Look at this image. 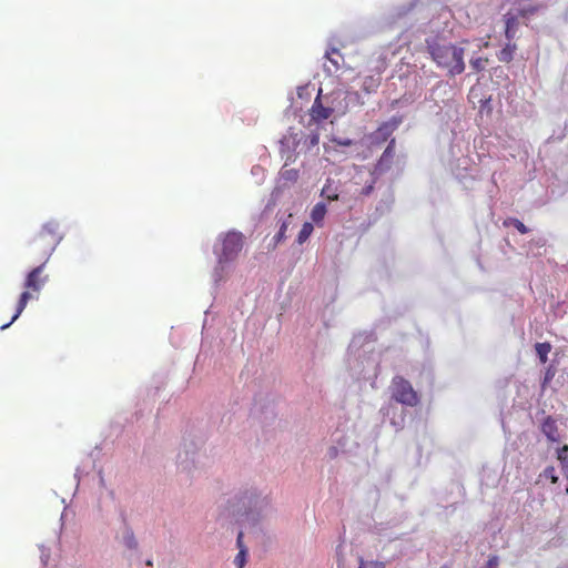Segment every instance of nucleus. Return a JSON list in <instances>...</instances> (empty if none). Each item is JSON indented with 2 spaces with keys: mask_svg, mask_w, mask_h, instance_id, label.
<instances>
[{
  "mask_svg": "<svg viewBox=\"0 0 568 568\" xmlns=\"http://www.w3.org/2000/svg\"><path fill=\"white\" fill-rule=\"evenodd\" d=\"M427 50L437 67L445 69L448 75L455 77L464 72V48L433 39L430 41L427 40Z\"/></svg>",
  "mask_w": 568,
  "mask_h": 568,
  "instance_id": "nucleus-1",
  "label": "nucleus"
},
{
  "mask_svg": "<svg viewBox=\"0 0 568 568\" xmlns=\"http://www.w3.org/2000/svg\"><path fill=\"white\" fill-rule=\"evenodd\" d=\"M61 240L59 224L48 222L29 242L28 253L32 261L45 265Z\"/></svg>",
  "mask_w": 568,
  "mask_h": 568,
  "instance_id": "nucleus-2",
  "label": "nucleus"
},
{
  "mask_svg": "<svg viewBox=\"0 0 568 568\" xmlns=\"http://www.w3.org/2000/svg\"><path fill=\"white\" fill-rule=\"evenodd\" d=\"M43 270L44 265L39 263L38 266L32 268L27 274L26 280L23 282L24 291L19 296L16 313L9 323L3 324L1 326V329L8 328L16 320H18V317L21 315L30 300L38 298L42 287L44 286L48 280V276L43 275Z\"/></svg>",
  "mask_w": 568,
  "mask_h": 568,
  "instance_id": "nucleus-3",
  "label": "nucleus"
},
{
  "mask_svg": "<svg viewBox=\"0 0 568 568\" xmlns=\"http://www.w3.org/2000/svg\"><path fill=\"white\" fill-rule=\"evenodd\" d=\"M243 235L239 232H229L221 237V248L215 251L217 266L214 272L215 281H222L224 265L233 262L243 248Z\"/></svg>",
  "mask_w": 568,
  "mask_h": 568,
  "instance_id": "nucleus-4",
  "label": "nucleus"
},
{
  "mask_svg": "<svg viewBox=\"0 0 568 568\" xmlns=\"http://www.w3.org/2000/svg\"><path fill=\"white\" fill-rule=\"evenodd\" d=\"M392 398L403 405L414 407L419 403V397L412 384L403 376H395L390 384Z\"/></svg>",
  "mask_w": 568,
  "mask_h": 568,
  "instance_id": "nucleus-5",
  "label": "nucleus"
},
{
  "mask_svg": "<svg viewBox=\"0 0 568 568\" xmlns=\"http://www.w3.org/2000/svg\"><path fill=\"white\" fill-rule=\"evenodd\" d=\"M322 90L318 91L317 97L310 110V115L312 120L316 123L327 120L335 112V106L324 105L321 98Z\"/></svg>",
  "mask_w": 568,
  "mask_h": 568,
  "instance_id": "nucleus-6",
  "label": "nucleus"
},
{
  "mask_svg": "<svg viewBox=\"0 0 568 568\" xmlns=\"http://www.w3.org/2000/svg\"><path fill=\"white\" fill-rule=\"evenodd\" d=\"M395 155V139H392L381 155L379 160L376 163L375 170L378 173H384L388 171L393 164V159Z\"/></svg>",
  "mask_w": 568,
  "mask_h": 568,
  "instance_id": "nucleus-7",
  "label": "nucleus"
},
{
  "mask_svg": "<svg viewBox=\"0 0 568 568\" xmlns=\"http://www.w3.org/2000/svg\"><path fill=\"white\" fill-rule=\"evenodd\" d=\"M400 120L393 118L392 120L384 122L378 126L375 132V140L377 142H385L393 134V132L399 125Z\"/></svg>",
  "mask_w": 568,
  "mask_h": 568,
  "instance_id": "nucleus-8",
  "label": "nucleus"
},
{
  "mask_svg": "<svg viewBox=\"0 0 568 568\" xmlns=\"http://www.w3.org/2000/svg\"><path fill=\"white\" fill-rule=\"evenodd\" d=\"M505 20V37L508 41H513L519 28V20L517 16L507 13L504 16Z\"/></svg>",
  "mask_w": 568,
  "mask_h": 568,
  "instance_id": "nucleus-9",
  "label": "nucleus"
},
{
  "mask_svg": "<svg viewBox=\"0 0 568 568\" xmlns=\"http://www.w3.org/2000/svg\"><path fill=\"white\" fill-rule=\"evenodd\" d=\"M236 546L239 548V554L236 555L234 559V565L236 568H243L246 564V557H247V548L243 542V532L240 531L236 538Z\"/></svg>",
  "mask_w": 568,
  "mask_h": 568,
  "instance_id": "nucleus-10",
  "label": "nucleus"
},
{
  "mask_svg": "<svg viewBox=\"0 0 568 568\" xmlns=\"http://www.w3.org/2000/svg\"><path fill=\"white\" fill-rule=\"evenodd\" d=\"M541 432L547 436L550 442L558 440V428L556 420L551 417H547L541 424Z\"/></svg>",
  "mask_w": 568,
  "mask_h": 568,
  "instance_id": "nucleus-11",
  "label": "nucleus"
},
{
  "mask_svg": "<svg viewBox=\"0 0 568 568\" xmlns=\"http://www.w3.org/2000/svg\"><path fill=\"white\" fill-rule=\"evenodd\" d=\"M516 50V43L508 41L506 45L497 53V58L500 62L509 63L510 61H513Z\"/></svg>",
  "mask_w": 568,
  "mask_h": 568,
  "instance_id": "nucleus-12",
  "label": "nucleus"
},
{
  "mask_svg": "<svg viewBox=\"0 0 568 568\" xmlns=\"http://www.w3.org/2000/svg\"><path fill=\"white\" fill-rule=\"evenodd\" d=\"M551 344L549 342L536 343L535 351L541 364L547 363L548 354L551 352Z\"/></svg>",
  "mask_w": 568,
  "mask_h": 568,
  "instance_id": "nucleus-13",
  "label": "nucleus"
},
{
  "mask_svg": "<svg viewBox=\"0 0 568 568\" xmlns=\"http://www.w3.org/2000/svg\"><path fill=\"white\" fill-rule=\"evenodd\" d=\"M326 213H327V209L324 203L320 202V203L315 204L311 212L312 221L317 225L321 224L323 222Z\"/></svg>",
  "mask_w": 568,
  "mask_h": 568,
  "instance_id": "nucleus-14",
  "label": "nucleus"
},
{
  "mask_svg": "<svg viewBox=\"0 0 568 568\" xmlns=\"http://www.w3.org/2000/svg\"><path fill=\"white\" fill-rule=\"evenodd\" d=\"M313 230H314V226L311 222H305L303 225H302V229L300 230L298 232V235H297V243L298 244H303L304 242L307 241V239L311 236V234L313 233Z\"/></svg>",
  "mask_w": 568,
  "mask_h": 568,
  "instance_id": "nucleus-15",
  "label": "nucleus"
},
{
  "mask_svg": "<svg viewBox=\"0 0 568 568\" xmlns=\"http://www.w3.org/2000/svg\"><path fill=\"white\" fill-rule=\"evenodd\" d=\"M541 8V6H538V4H529L527 7H521L518 9V14L517 17L519 18H528L530 16H534L535 13H537L539 11V9Z\"/></svg>",
  "mask_w": 568,
  "mask_h": 568,
  "instance_id": "nucleus-16",
  "label": "nucleus"
},
{
  "mask_svg": "<svg viewBox=\"0 0 568 568\" xmlns=\"http://www.w3.org/2000/svg\"><path fill=\"white\" fill-rule=\"evenodd\" d=\"M469 63L475 72H480L486 68V65L488 63V58H483V57L471 58Z\"/></svg>",
  "mask_w": 568,
  "mask_h": 568,
  "instance_id": "nucleus-17",
  "label": "nucleus"
},
{
  "mask_svg": "<svg viewBox=\"0 0 568 568\" xmlns=\"http://www.w3.org/2000/svg\"><path fill=\"white\" fill-rule=\"evenodd\" d=\"M329 180H327L326 184L322 189V195H325L328 201H336L338 200V194L336 193V190H332L329 185Z\"/></svg>",
  "mask_w": 568,
  "mask_h": 568,
  "instance_id": "nucleus-18",
  "label": "nucleus"
},
{
  "mask_svg": "<svg viewBox=\"0 0 568 568\" xmlns=\"http://www.w3.org/2000/svg\"><path fill=\"white\" fill-rule=\"evenodd\" d=\"M541 476L549 479L551 481V484L558 483V476L556 475V469L554 466L546 467L544 469Z\"/></svg>",
  "mask_w": 568,
  "mask_h": 568,
  "instance_id": "nucleus-19",
  "label": "nucleus"
},
{
  "mask_svg": "<svg viewBox=\"0 0 568 568\" xmlns=\"http://www.w3.org/2000/svg\"><path fill=\"white\" fill-rule=\"evenodd\" d=\"M287 227H288V223L286 221H284L281 224L278 232L274 236L275 244L280 243L281 241H283L286 237Z\"/></svg>",
  "mask_w": 568,
  "mask_h": 568,
  "instance_id": "nucleus-20",
  "label": "nucleus"
},
{
  "mask_svg": "<svg viewBox=\"0 0 568 568\" xmlns=\"http://www.w3.org/2000/svg\"><path fill=\"white\" fill-rule=\"evenodd\" d=\"M555 375H556L555 368L552 366L547 367L542 383H541L542 388H545L552 381Z\"/></svg>",
  "mask_w": 568,
  "mask_h": 568,
  "instance_id": "nucleus-21",
  "label": "nucleus"
},
{
  "mask_svg": "<svg viewBox=\"0 0 568 568\" xmlns=\"http://www.w3.org/2000/svg\"><path fill=\"white\" fill-rule=\"evenodd\" d=\"M510 223L517 229L520 234H527L529 232L528 227L518 219H511Z\"/></svg>",
  "mask_w": 568,
  "mask_h": 568,
  "instance_id": "nucleus-22",
  "label": "nucleus"
},
{
  "mask_svg": "<svg viewBox=\"0 0 568 568\" xmlns=\"http://www.w3.org/2000/svg\"><path fill=\"white\" fill-rule=\"evenodd\" d=\"M331 142L337 146H351L354 144L353 140L351 139H341V138H333Z\"/></svg>",
  "mask_w": 568,
  "mask_h": 568,
  "instance_id": "nucleus-23",
  "label": "nucleus"
},
{
  "mask_svg": "<svg viewBox=\"0 0 568 568\" xmlns=\"http://www.w3.org/2000/svg\"><path fill=\"white\" fill-rule=\"evenodd\" d=\"M282 175L287 179V180H292V181H295L298 176V171L296 170H286L282 173Z\"/></svg>",
  "mask_w": 568,
  "mask_h": 568,
  "instance_id": "nucleus-24",
  "label": "nucleus"
},
{
  "mask_svg": "<svg viewBox=\"0 0 568 568\" xmlns=\"http://www.w3.org/2000/svg\"><path fill=\"white\" fill-rule=\"evenodd\" d=\"M125 544L129 548H136L138 546V542L133 536L132 532H129L126 536H125Z\"/></svg>",
  "mask_w": 568,
  "mask_h": 568,
  "instance_id": "nucleus-25",
  "label": "nucleus"
},
{
  "mask_svg": "<svg viewBox=\"0 0 568 568\" xmlns=\"http://www.w3.org/2000/svg\"><path fill=\"white\" fill-rule=\"evenodd\" d=\"M307 141H308V145L310 146H315L318 144V141H320V135L318 133H312L308 135L307 138Z\"/></svg>",
  "mask_w": 568,
  "mask_h": 568,
  "instance_id": "nucleus-26",
  "label": "nucleus"
},
{
  "mask_svg": "<svg viewBox=\"0 0 568 568\" xmlns=\"http://www.w3.org/2000/svg\"><path fill=\"white\" fill-rule=\"evenodd\" d=\"M333 54L339 55L338 51L336 49H333L332 52L326 53V57L337 68L338 61L335 59V57H332Z\"/></svg>",
  "mask_w": 568,
  "mask_h": 568,
  "instance_id": "nucleus-27",
  "label": "nucleus"
},
{
  "mask_svg": "<svg viewBox=\"0 0 568 568\" xmlns=\"http://www.w3.org/2000/svg\"><path fill=\"white\" fill-rule=\"evenodd\" d=\"M568 452V446L565 445L562 448L558 450V459L560 462H567L568 457L566 456V453Z\"/></svg>",
  "mask_w": 568,
  "mask_h": 568,
  "instance_id": "nucleus-28",
  "label": "nucleus"
},
{
  "mask_svg": "<svg viewBox=\"0 0 568 568\" xmlns=\"http://www.w3.org/2000/svg\"><path fill=\"white\" fill-rule=\"evenodd\" d=\"M498 566V557L491 556L487 561V568H497Z\"/></svg>",
  "mask_w": 568,
  "mask_h": 568,
  "instance_id": "nucleus-29",
  "label": "nucleus"
},
{
  "mask_svg": "<svg viewBox=\"0 0 568 568\" xmlns=\"http://www.w3.org/2000/svg\"><path fill=\"white\" fill-rule=\"evenodd\" d=\"M369 568H385L386 565L383 561L374 560L368 564Z\"/></svg>",
  "mask_w": 568,
  "mask_h": 568,
  "instance_id": "nucleus-30",
  "label": "nucleus"
},
{
  "mask_svg": "<svg viewBox=\"0 0 568 568\" xmlns=\"http://www.w3.org/2000/svg\"><path fill=\"white\" fill-rule=\"evenodd\" d=\"M564 475L568 478V459L567 462H560Z\"/></svg>",
  "mask_w": 568,
  "mask_h": 568,
  "instance_id": "nucleus-31",
  "label": "nucleus"
},
{
  "mask_svg": "<svg viewBox=\"0 0 568 568\" xmlns=\"http://www.w3.org/2000/svg\"><path fill=\"white\" fill-rule=\"evenodd\" d=\"M488 45H489V41H488V40H486V41L481 42L480 48H481V47L487 48Z\"/></svg>",
  "mask_w": 568,
  "mask_h": 568,
  "instance_id": "nucleus-32",
  "label": "nucleus"
},
{
  "mask_svg": "<svg viewBox=\"0 0 568 568\" xmlns=\"http://www.w3.org/2000/svg\"><path fill=\"white\" fill-rule=\"evenodd\" d=\"M363 566H364V560H363V559H361V565H359V567H358V568H363Z\"/></svg>",
  "mask_w": 568,
  "mask_h": 568,
  "instance_id": "nucleus-33",
  "label": "nucleus"
},
{
  "mask_svg": "<svg viewBox=\"0 0 568 568\" xmlns=\"http://www.w3.org/2000/svg\"><path fill=\"white\" fill-rule=\"evenodd\" d=\"M442 568H448V567H447V566H444V567H442Z\"/></svg>",
  "mask_w": 568,
  "mask_h": 568,
  "instance_id": "nucleus-34",
  "label": "nucleus"
}]
</instances>
